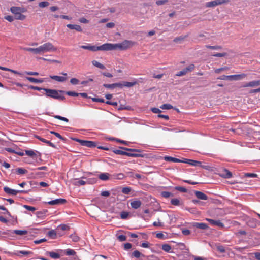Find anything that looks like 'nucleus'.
<instances>
[{
    "label": "nucleus",
    "mask_w": 260,
    "mask_h": 260,
    "mask_svg": "<svg viewBox=\"0 0 260 260\" xmlns=\"http://www.w3.org/2000/svg\"><path fill=\"white\" fill-rule=\"evenodd\" d=\"M119 148L120 149H111V151L117 155H125L132 157H139L142 156V155L140 154L133 153L140 152L142 151L140 149L128 148L121 146H119Z\"/></svg>",
    "instance_id": "f257e3e1"
},
{
    "label": "nucleus",
    "mask_w": 260,
    "mask_h": 260,
    "mask_svg": "<svg viewBox=\"0 0 260 260\" xmlns=\"http://www.w3.org/2000/svg\"><path fill=\"white\" fill-rule=\"evenodd\" d=\"M136 43L135 42L125 40L121 43L111 44L106 43L107 51L114 50L119 49L120 50H126L128 48L134 46Z\"/></svg>",
    "instance_id": "f03ea898"
},
{
    "label": "nucleus",
    "mask_w": 260,
    "mask_h": 260,
    "mask_svg": "<svg viewBox=\"0 0 260 260\" xmlns=\"http://www.w3.org/2000/svg\"><path fill=\"white\" fill-rule=\"evenodd\" d=\"M44 91H45V95L47 97L52 98L54 99L63 101L65 99V97L63 95L59 94L60 93H64L65 91L63 90H57L55 89L46 88L44 89Z\"/></svg>",
    "instance_id": "7ed1b4c3"
},
{
    "label": "nucleus",
    "mask_w": 260,
    "mask_h": 260,
    "mask_svg": "<svg viewBox=\"0 0 260 260\" xmlns=\"http://www.w3.org/2000/svg\"><path fill=\"white\" fill-rule=\"evenodd\" d=\"M57 48L49 42L45 43L38 47V54H43L46 52H54L56 51Z\"/></svg>",
    "instance_id": "20e7f679"
},
{
    "label": "nucleus",
    "mask_w": 260,
    "mask_h": 260,
    "mask_svg": "<svg viewBox=\"0 0 260 260\" xmlns=\"http://www.w3.org/2000/svg\"><path fill=\"white\" fill-rule=\"evenodd\" d=\"M247 76L245 74H241L237 75H222L218 77L217 79L223 80H241Z\"/></svg>",
    "instance_id": "39448f33"
},
{
    "label": "nucleus",
    "mask_w": 260,
    "mask_h": 260,
    "mask_svg": "<svg viewBox=\"0 0 260 260\" xmlns=\"http://www.w3.org/2000/svg\"><path fill=\"white\" fill-rule=\"evenodd\" d=\"M80 48L89 50L91 51H97L99 50H102V51H107L106 50V43L100 46H96L95 45H90L89 44H87L86 45H82L80 46Z\"/></svg>",
    "instance_id": "423d86ee"
},
{
    "label": "nucleus",
    "mask_w": 260,
    "mask_h": 260,
    "mask_svg": "<svg viewBox=\"0 0 260 260\" xmlns=\"http://www.w3.org/2000/svg\"><path fill=\"white\" fill-rule=\"evenodd\" d=\"M228 0H215L206 3V7H214L226 3Z\"/></svg>",
    "instance_id": "0eeeda50"
},
{
    "label": "nucleus",
    "mask_w": 260,
    "mask_h": 260,
    "mask_svg": "<svg viewBox=\"0 0 260 260\" xmlns=\"http://www.w3.org/2000/svg\"><path fill=\"white\" fill-rule=\"evenodd\" d=\"M25 154L30 156L33 159H36L38 157H41V154L38 151L32 150H25Z\"/></svg>",
    "instance_id": "6e6552de"
},
{
    "label": "nucleus",
    "mask_w": 260,
    "mask_h": 260,
    "mask_svg": "<svg viewBox=\"0 0 260 260\" xmlns=\"http://www.w3.org/2000/svg\"><path fill=\"white\" fill-rule=\"evenodd\" d=\"M67 202L66 200L64 199H56L48 202H46V204H48L50 205H60L65 204Z\"/></svg>",
    "instance_id": "1a4fd4ad"
},
{
    "label": "nucleus",
    "mask_w": 260,
    "mask_h": 260,
    "mask_svg": "<svg viewBox=\"0 0 260 260\" xmlns=\"http://www.w3.org/2000/svg\"><path fill=\"white\" fill-rule=\"evenodd\" d=\"M11 12L15 15L19 14V13H24L25 12V10L24 8L19 7H12L10 9Z\"/></svg>",
    "instance_id": "9d476101"
},
{
    "label": "nucleus",
    "mask_w": 260,
    "mask_h": 260,
    "mask_svg": "<svg viewBox=\"0 0 260 260\" xmlns=\"http://www.w3.org/2000/svg\"><path fill=\"white\" fill-rule=\"evenodd\" d=\"M260 85V80H254L249 82L248 83L244 84L242 87H256Z\"/></svg>",
    "instance_id": "9b49d317"
},
{
    "label": "nucleus",
    "mask_w": 260,
    "mask_h": 260,
    "mask_svg": "<svg viewBox=\"0 0 260 260\" xmlns=\"http://www.w3.org/2000/svg\"><path fill=\"white\" fill-rule=\"evenodd\" d=\"M206 220L212 225H216L220 228H223L224 224L219 220H215L212 219H206Z\"/></svg>",
    "instance_id": "f8f14e48"
},
{
    "label": "nucleus",
    "mask_w": 260,
    "mask_h": 260,
    "mask_svg": "<svg viewBox=\"0 0 260 260\" xmlns=\"http://www.w3.org/2000/svg\"><path fill=\"white\" fill-rule=\"evenodd\" d=\"M220 176L224 178H230L232 176V173L228 169H223L219 174Z\"/></svg>",
    "instance_id": "ddd939ff"
},
{
    "label": "nucleus",
    "mask_w": 260,
    "mask_h": 260,
    "mask_svg": "<svg viewBox=\"0 0 260 260\" xmlns=\"http://www.w3.org/2000/svg\"><path fill=\"white\" fill-rule=\"evenodd\" d=\"M4 191L9 195L16 196L18 193V190L11 189L8 186L4 187Z\"/></svg>",
    "instance_id": "4468645a"
},
{
    "label": "nucleus",
    "mask_w": 260,
    "mask_h": 260,
    "mask_svg": "<svg viewBox=\"0 0 260 260\" xmlns=\"http://www.w3.org/2000/svg\"><path fill=\"white\" fill-rule=\"evenodd\" d=\"M142 205V202L139 200H132L131 202V206L132 208L137 209L139 208Z\"/></svg>",
    "instance_id": "2eb2a0df"
},
{
    "label": "nucleus",
    "mask_w": 260,
    "mask_h": 260,
    "mask_svg": "<svg viewBox=\"0 0 260 260\" xmlns=\"http://www.w3.org/2000/svg\"><path fill=\"white\" fill-rule=\"evenodd\" d=\"M195 196L199 200H207L208 199V196L203 192L200 191H195Z\"/></svg>",
    "instance_id": "dca6fc26"
},
{
    "label": "nucleus",
    "mask_w": 260,
    "mask_h": 260,
    "mask_svg": "<svg viewBox=\"0 0 260 260\" xmlns=\"http://www.w3.org/2000/svg\"><path fill=\"white\" fill-rule=\"evenodd\" d=\"M82 179L85 180L87 184H93L97 182V179L94 177L89 178L83 176L82 177Z\"/></svg>",
    "instance_id": "f3484780"
},
{
    "label": "nucleus",
    "mask_w": 260,
    "mask_h": 260,
    "mask_svg": "<svg viewBox=\"0 0 260 260\" xmlns=\"http://www.w3.org/2000/svg\"><path fill=\"white\" fill-rule=\"evenodd\" d=\"M50 78L51 79L54 80L58 82H63L66 81L67 78L66 77L59 76L57 75H51Z\"/></svg>",
    "instance_id": "a211bd4d"
},
{
    "label": "nucleus",
    "mask_w": 260,
    "mask_h": 260,
    "mask_svg": "<svg viewBox=\"0 0 260 260\" xmlns=\"http://www.w3.org/2000/svg\"><path fill=\"white\" fill-rule=\"evenodd\" d=\"M67 27L70 29H75L78 32L82 31V28L79 25L69 24L67 25Z\"/></svg>",
    "instance_id": "6ab92c4d"
},
{
    "label": "nucleus",
    "mask_w": 260,
    "mask_h": 260,
    "mask_svg": "<svg viewBox=\"0 0 260 260\" xmlns=\"http://www.w3.org/2000/svg\"><path fill=\"white\" fill-rule=\"evenodd\" d=\"M64 253L68 256H74V258L75 259L77 258V256L76 255V251L71 249H67L64 250Z\"/></svg>",
    "instance_id": "aec40b11"
},
{
    "label": "nucleus",
    "mask_w": 260,
    "mask_h": 260,
    "mask_svg": "<svg viewBox=\"0 0 260 260\" xmlns=\"http://www.w3.org/2000/svg\"><path fill=\"white\" fill-rule=\"evenodd\" d=\"M103 86L106 88L114 89L121 86V83H115L113 84H104Z\"/></svg>",
    "instance_id": "412c9836"
},
{
    "label": "nucleus",
    "mask_w": 260,
    "mask_h": 260,
    "mask_svg": "<svg viewBox=\"0 0 260 260\" xmlns=\"http://www.w3.org/2000/svg\"><path fill=\"white\" fill-rule=\"evenodd\" d=\"M193 226L194 227H196L197 228L202 229V230H206L208 229V226L207 224L205 223H198V222H194L193 223Z\"/></svg>",
    "instance_id": "4be33fe9"
},
{
    "label": "nucleus",
    "mask_w": 260,
    "mask_h": 260,
    "mask_svg": "<svg viewBox=\"0 0 260 260\" xmlns=\"http://www.w3.org/2000/svg\"><path fill=\"white\" fill-rule=\"evenodd\" d=\"M12 173L16 172L19 175H23L24 174H26L28 171L27 170L23 168H18L16 169L15 170H12Z\"/></svg>",
    "instance_id": "5701e85b"
},
{
    "label": "nucleus",
    "mask_w": 260,
    "mask_h": 260,
    "mask_svg": "<svg viewBox=\"0 0 260 260\" xmlns=\"http://www.w3.org/2000/svg\"><path fill=\"white\" fill-rule=\"evenodd\" d=\"M48 212L47 210L44 209L42 211H37L36 215L38 218L44 219L46 216V213Z\"/></svg>",
    "instance_id": "b1692460"
},
{
    "label": "nucleus",
    "mask_w": 260,
    "mask_h": 260,
    "mask_svg": "<svg viewBox=\"0 0 260 260\" xmlns=\"http://www.w3.org/2000/svg\"><path fill=\"white\" fill-rule=\"evenodd\" d=\"M136 82L123 81L122 83H121V86L119 87V88H122L123 87H131L136 85Z\"/></svg>",
    "instance_id": "393cba45"
},
{
    "label": "nucleus",
    "mask_w": 260,
    "mask_h": 260,
    "mask_svg": "<svg viewBox=\"0 0 260 260\" xmlns=\"http://www.w3.org/2000/svg\"><path fill=\"white\" fill-rule=\"evenodd\" d=\"M110 174L108 173H102L99 175V178L102 181H107L109 179Z\"/></svg>",
    "instance_id": "a878e982"
},
{
    "label": "nucleus",
    "mask_w": 260,
    "mask_h": 260,
    "mask_svg": "<svg viewBox=\"0 0 260 260\" xmlns=\"http://www.w3.org/2000/svg\"><path fill=\"white\" fill-rule=\"evenodd\" d=\"M26 78L27 80L32 83H40L43 82L44 81L43 79H36L30 77H26Z\"/></svg>",
    "instance_id": "bb28decb"
},
{
    "label": "nucleus",
    "mask_w": 260,
    "mask_h": 260,
    "mask_svg": "<svg viewBox=\"0 0 260 260\" xmlns=\"http://www.w3.org/2000/svg\"><path fill=\"white\" fill-rule=\"evenodd\" d=\"M74 184L76 186L84 185L86 184V181L84 179H82V177L80 179L77 178L75 179Z\"/></svg>",
    "instance_id": "cd10ccee"
},
{
    "label": "nucleus",
    "mask_w": 260,
    "mask_h": 260,
    "mask_svg": "<svg viewBox=\"0 0 260 260\" xmlns=\"http://www.w3.org/2000/svg\"><path fill=\"white\" fill-rule=\"evenodd\" d=\"M164 159L167 161H171L174 162H181V159L173 157L171 156H165Z\"/></svg>",
    "instance_id": "c85d7f7f"
},
{
    "label": "nucleus",
    "mask_w": 260,
    "mask_h": 260,
    "mask_svg": "<svg viewBox=\"0 0 260 260\" xmlns=\"http://www.w3.org/2000/svg\"><path fill=\"white\" fill-rule=\"evenodd\" d=\"M46 254L49 255L51 258L54 259H58L60 258V255L54 251H47Z\"/></svg>",
    "instance_id": "c756f323"
},
{
    "label": "nucleus",
    "mask_w": 260,
    "mask_h": 260,
    "mask_svg": "<svg viewBox=\"0 0 260 260\" xmlns=\"http://www.w3.org/2000/svg\"><path fill=\"white\" fill-rule=\"evenodd\" d=\"M112 178L114 179H123L124 177V174L120 173L118 174H114L112 175Z\"/></svg>",
    "instance_id": "7c9ffc66"
},
{
    "label": "nucleus",
    "mask_w": 260,
    "mask_h": 260,
    "mask_svg": "<svg viewBox=\"0 0 260 260\" xmlns=\"http://www.w3.org/2000/svg\"><path fill=\"white\" fill-rule=\"evenodd\" d=\"M195 66L194 64H190L187 67L184 68L183 70L185 71L186 74L188 72H191L194 70Z\"/></svg>",
    "instance_id": "2f4dec72"
},
{
    "label": "nucleus",
    "mask_w": 260,
    "mask_h": 260,
    "mask_svg": "<svg viewBox=\"0 0 260 260\" xmlns=\"http://www.w3.org/2000/svg\"><path fill=\"white\" fill-rule=\"evenodd\" d=\"M76 142L79 143L82 146L87 147L88 141L87 140H83L77 138L73 139Z\"/></svg>",
    "instance_id": "473e14b6"
},
{
    "label": "nucleus",
    "mask_w": 260,
    "mask_h": 260,
    "mask_svg": "<svg viewBox=\"0 0 260 260\" xmlns=\"http://www.w3.org/2000/svg\"><path fill=\"white\" fill-rule=\"evenodd\" d=\"M13 233L19 235H24L27 234V231L26 230H15L13 231Z\"/></svg>",
    "instance_id": "72a5a7b5"
},
{
    "label": "nucleus",
    "mask_w": 260,
    "mask_h": 260,
    "mask_svg": "<svg viewBox=\"0 0 260 260\" xmlns=\"http://www.w3.org/2000/svg\"><path fill=\"white\" fill-rule=\"evenodd\" d=\"M92 63L93 66H94L96 67H98L101 69H104L105 68V66L103 64L100 63L99 62H98L96 60H93L92 61Z\"/></svg>",
    "instance_id": "f704fd0d"
},
{
    "label": "nucleus",
    "mask_w": 260,
    "mask_h": 260,
    "mask_svg": "<svg viewBox=\"0 0 260 260\" xmlns=\"http://www.w3.org/2000/svg\"><path fill=\"white\" fill-rule=\"evenodd\" d=\"M161 248L165 252H170L171 249V247L168 244H164L162 245Z\"/></svg>",
    "instance_id": "c9c22d12"
},
{
    "label": "nucleus",
    "mask_w": 260,
    "mask_h": 260,
    "mask_svg": "<svg viewBox=\"0 0 260 260\" xmlns=\"http://www.w3.org/2000/svg\"><path fill=\"white\" fill-rule=\"evenodd\" d=\"M24 50L32 52L34 54H38V48H24Z\"/></svg>",
    "instance_id": "e433bc0d"
},
{
    "label": "nucleus",
    "mask_w": 260,
    "mask_h": 260,
    "mask_svg": "<svg viewBox=\"0 0 260 260\" xmlns=\"http://www.w3.org/2000/svg\"><path fill=\"white\" fill-rule=\"evenodd\" d=\"M26 16L22 14V13H19V14L15 15V19L17 20H23L25 19Z\"/></svg>",
    "instance_id": "4c0bfd02"
},
{
    "label": "nucleus",
    "mask_w": 260,
    "mask_h": 260,
    "mask_svg": "<svg viewBox=\"0 0 260 260\" xmlns=\"http://www.w3.org/2000/svg\"><path fill=\"white\" fill-rule=\"evenodd\" d=\"M174 189L177 191H180L181 192H187V190L186 188H185V187H182V186H175L174 187Z\"/></svg>",
    "instance_id": "58836bf2"
},
{
    "label": "nucleus",
    "mask_w": 260,
    "mask_h": 260,
    "mask_svg": "<svg viewBox=\"0 0 260 260\" xmlns=\"http://www.w3.org/2000/svg\"><path fill=\"white\" fill-rule=\"evenodd\" d=\"M61 230L62 231H66L69 229V226L64 224H61L58 226L57 230Z\"/></svg>",
    "instance_id": "ea45409f"
},
{
    "label": "nucleus",
    "mask_w": 260,
    "mask_h": 260,
    "mask_svg": "<svg viewBox=\"0 0 260 260\" xmlns=\"http://www.w3.org/2000/svg\"><path fill=\"white\" fill-rule=\"evenodd\" d=\"M205 47L208 49H213V50H219L222 48L221 46H211L209 45H205Z\"/></svg>",
    "instance_id": "a19ab883"
},
{
    "label": "nucleus",
    "mask_w": 260,
    "mask_h": 260,
    "mask_svg": "<svg viewBox=\"0 0 260 260\" xmlns=\"http://www.w3.org/2000/svg\"><path fill=\"white\" fill-rule=\"evenodd\" d=\"M141 255L144 256L141 254L138 250H135L132 253V257H135L136 258H139Z\"/></svg>",
    "instance_id": "79ce46f5"
},
{
    "label": "nucleus",
    "mask_w": 260,
    "mask_h": 260,
    "mask_svg": "<svg viewBox=\"0 0 260 260\" xmlns=\"http://www.w3.org/2000/svg\"><path fill=\"white\" fill-rule=\"evenodd\" d=\"M48 236L52 239H55L56 236V233L54 230L49 231L48 232Z\"/></svg>",
    "instance_id": "37998d69"
},
{
    "label": "nucleus",
    "mask_w": 260,
    "mask_h": 260,
    "mask_svg": "<svg viewBox=\"0 0 260 260\" xmlns=\"http://www.w3.org/2000/svg\"><path fill=\"white\" fill-rule=\"evenodd\" d=\"M131 190H132V189L131 187H125L122 188L121 191L124 194H128L130 193V192L131 191Z\"/></svg>",
    "instance_id": "c03bdc74"
},
{
    "label": "nucleus",
    "mask_w": 260,
    "mask_h": 260,
    "mask_svg": "<svg viewBox=\"0 0 260 260\" xmlns=\"http://www.w3.org/2000/svg\"><path fill=\"white\" fill-rule=\"evenodd\" d=\"M171 204L173 205L179 206L180 204V202L179 199L174 198V199H172L171 200Z\"/></svg>",
    "instance_id": "a18cd8bd"
},
{
    "label": "nucleus",
    "mask_w": 260,
    "mask_h": 260,
    "mask_svg": "<svg viewBox=\"0 0 260 260\" xmlns=\"http://www.w3.org/2000/svg\"><path fill=\"white\" fill-rule=\"evenodd\" d=\"M41 142H44V143L47 144L49 146H50V147H51L52 148H56V146L53 143H52L50 141H48V140H46V139H45L44 138H43V140H41Z\"/></svg>",
    "instance_id": "49530a36"
},
{
    "label": "nucleus",
    "mask_w": 260,
    "mask_h": 260,
    "mask_svg": "<svg viewBox=\"0 0 260 260\" xmlns=\"http://www.w3.org/2000/svg\"><path fill=\"white\" fill-rule=\"evenodd\" d=\"M161 195L162 197H164L165 198H168L171 196H173L172 193L168 191H162L161 192Z\"/></svg>",
    "instance_id": "de8ad7c7"
},
{
    "label": "nucleus",
    "mask_w": 260,
    "mask_h": 260,
    "mask_svg": "<svg viewBox=\"0 0 260 260\" xmlns=\"http://www.w3.org/2000/svg\"><path fill=\"white\" fill-rule=\"evenodd\" d=\"M50 133L54 135L56 137L58 138L60 140H61L63 141H66V138L62 137L59 133L55 132L54 131H50Z\"/></svg>",
    "instance_id": "09e8293b"
},
{
    "label": "nucleus",
    "mask_w": 260,
    "mask_h": 260,
    "mask_svg": "<svg viewBox=\"0 0 260 260\" xmlns=\"http://www.w3.org/2000/svg\"><path fill=\"white\" fill-rule=\"evenodd\" d=\"M52 116L56 119H59V120H60L62 121H64L66 122H68L69 121V119L64 117H62V116H61L59 115H53Z\"/></svg>",
    "instance_id": "8fccbe9b"
},
{
    "label": "nucleus",
    "mask_w": 260,
    "mask_h": 260,
    "mask_svg": "<svg viewBox=\"0 0 260 260\" xmlns=\"http://www.w3.org/2000/svg\"><path fill=\"white\" fill-rule=\"evenodd\" d=\"M173 108V106L169 104H164L160 106V108L162 109L170 110Z\"/></svg>",
    "instance_id": "3c124183"
},
{
    "label": "nucleus",
    "mask_w": 260,
    "mask_h": 260,
    "mask_svg": "<svg viewBox=\"0 0 260 260\" xmlns=\"http://www.w3.org/2000/svg\"><path fill=\"white\" fill-rule=\"evenodd\" d=\"M31 253V251H23V250H20V251H17V255L18 256H20V254H22L24 255H28V254Z\"/></svg>",
    "instance_id": "603ef678"
},
{
    "label": "nucleus",
    "mask_w": 260,
    "mask_h": 260,
    "mask_svg": "<svg viewBox=\"0 0 260 260\" xmlns=\"http://www.w3.org/2000/svg\"><path fill=\"white\" fill-rule=\"evenodd\" d=\"M202 162L199 161L194 160L191 159V161H190V165L192 166H201Z\"/></svg>",
    "instance_id": "864d4df0"
},
{
    "label": "nucleus",
    "mask_w": 260,
    "mask_h": 260,
    "mask_svg": "<svg viewBox=\"0 0 260 260\" xmlns=\"http://www.w3.org/2000/svg\"><path fill=\"white\" fill-rule=\"evenodd\" d=\"M131 107L129 106H125L122 104H120L119 106L118 107V110H130Z\"/></svg>",
    "instance_id": "5fc2aeb1"
},
{
    "label": "nucleus",
    "mask_w": 260,
    "mask_h": 260,
    "mask_svg": "<svg viewBox=\"0 0 260 260\" xmlns=\"http://www.w3.org/2000/svg\"><path fill=\"white\" fill-rule=\"evenodd\" d=\"M70 238L72 239L73 241L75 242H78L80 239L79 237L75 234L71 235Z\"/></svg>",
    "instance_id": "6e6d98bb"
},
{
    "label": "nucleus",
    "mask_w": 260,
    "mask_h": 260,
    "mask_svg": "<svg viewBox=\"0 0 260 260\" xmlns=\"http://www.w3.org/2000/svg\"><path fill=\"white\" fill-rule=\"evenodd\" d=\"M244 177L249 178H255L257 177V175L255 173H246L244 174Z\"/></svg>",
    "instance_id": "4d7b16f0"
},
{
    "label": "nucleus",
    "mask_w": 260,
    "mask_h": 260,
    "mask_svg": "<svg viewBox=\"0 0 260 260\" xmlns=\"http://www.w3.org/2000/svg\"><path fill=\"white\" fill-rule=\"evenodd\" d=\"M129 215L128 212L125 211H122L120 213V217L122 219H125L127 218Z\"/></svg>",
    "instance_id": "13d9d810"
},
{
    "label": "nucleus",
    "mask_w": 260,
    "mask_h": 260,
    "mask_svg": "<svg viewBox=\"0 0 260 260\" xmlns=\"http://www.w3.org/2000/svg\"><path fill=\"white\" fill-rule=\"evenodd\" d=\"M49 3L47 1H43L39 3V6L40 8H44L49 6Z\"/></svg>",
    "instance_id": "bf43d9fd"
},
{
    "label": "nucleus",
    "mask_w": 260,
    "mask_h": 260,
    "mask_svg": "<svg viewBox=\"0 0 260 260\" xmlns=\"http://www.w3.org/2000/svg\"><path fill=\"white\" fill-rule=\"evenodd\" d=\"M66 94L71 96H78L79 95V93H77L75 91H67L65 92Z\"/></svg>",
    "instance_id": "052dcab7"
},
{
    "label": "nucleus",
    "mask_w": 260,
    "mask_h": 260,
    "mask_svg": "<svg viewBox=\"0 0 260 260\" xmlns=\"http://www.w3.org/2000/svg\"><path fill=\"white\" fill-rule=\"evenodd\" d=\"M96 147V143L94 141H88L87 144V147L89 148H94Z\"/></svg>",
    "instance_id": "680f3d73"
},
{
    "label": "nucleus",
    "mask_w": 260,
    "mask_h": 260,
    "mask_svg": "<svg viewBox=\"0 0 260 260\" xmlns=\"http://www.w3.org/2000/svg\"><path fill=\"white\" fill-rule=\"evenodd\" d=\"M23 207L25 209H27V210H28L29 211H32V212L35 211L36 210L35 207H32V206H29V205H24L23 206Z\"/></svg>",
    "instance_id": "e2e57ef3"
},
{
    "label": "nucleus",
    "mask_w": 260,
    "mask_h": 260,
    "mask_svg": "<svg viewBox=\"0 0 260 260\" xmlns=\"http://www.w3.org/2000/svg\"><path fill=\"white\" fill-rule=\"evenodd\" d=\"M91 100L93 102H100V103H104L105 102V100L103 98H92Z\"/></svg>",
    "instance_id": "0e129e2a"
},
{
    "label": "nucleus",
    "mask_w": 260,
    "mask_h": 260,
    "mask_svg": "<svg viewBox=\"0 0 260 260\" xmlns=\"http://www.w3.org/2000/svg\"><path fill=\"white\" fill-rule=\"evenodd\" d=\"M185 38V37L179 36V37L175 38L173 41L174 42H176V43L180 42L181 41H182L183 40H184Z\"/></svg>",
    "instance_id": "69168bd1"
},
{
    "label": "nucleus",
    "mask_w": 260,
    "mask_h": 260,
    "mask_svg": "<svg viewBox=\"0 0 260 260\" xmlns=\"http://www.w3.org/2000/svg\"><path fill=\"white\" fill-rule=\"evenodd\" d=\"M70 83L72 85H77L79 83V80L75 78H73L70 80Z\"/></svg>",
    "instance_id": "338daca9"
},
{
    "label": "nucleus",
    "mask_w": 260,
    "mask_h": 260,
    "mask_svg": "<svg viewBox=\"0 0 260 260\" xmlns=\"http://www.w3.org/2000/svg\"><path fill=\"white\" fill-rule=\"evenodd\" d=\"M117 239L119 241L122 242L126 240V237L124 235H120L117 237Z\"/></svg>",
    "instance_id": "774afa93"
}]
</instances>
